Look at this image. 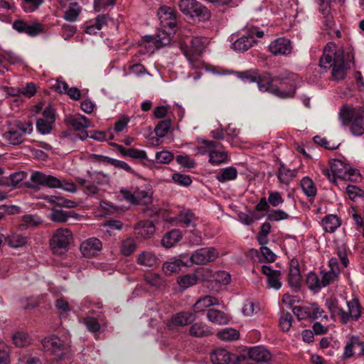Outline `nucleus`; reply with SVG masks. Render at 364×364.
I'll list each match as a JSON object with an SVG mask.
<instances>
[{
    "label": "nucleus",
    "mask_w": 364,
    "mask_h": 364,
    "mask_svg": "<svg viewBox=\"0 0 364 364\" xmlns=\"http://www.w3.org/2000/svg\"><path fill=\"white\" fill-rule=\"evenodd\" d=\"M264 32L259 30L257 27H252L247 30L246 34L240 38H235V36L232 35L229 41L232 43L231 48L237 53H244L257 43L255 38H262Z\"/></svg>",
    "instance_id": "4"
},
{
    "label": "nucleus",
    "mask_w": 364,
    "mask_h": 364,
    "mask_svg": "<svg viewBox=\"0 0 364 364\" xmlns=\"http://www.w3.org/2000/svg\"><path fill=\"white\" fill-rule=\"evenodd\" d=\"M271 231V225L269 223H264L260 226V230L257 235V240L260 245H265L269 242L268 235Z\"/></svg>",
    "instance_id": "46"
},
{
    "label": "nucleus",
    "mask_w": 364,
    "mask_h": 364,
    "mask_svg": "<svg viewBox=\"0 0 364 364\" xmlns=\"http://www.w3.org/2000/svg\"><path fill=\"white\" fill-rule=\"evenodd\" d=\"M239 336V331L232 328H225L217 333V337L224 341H235Z\"/></svg>",
    "instance_id": "39"
},
{
    "label": "nucleus",
    "mask_w": 364,
    "mask_h": 364,
    "mask_svg": "<svg viewBox=\"0 0 364 364\" xmlns=\"http://www.w3.org/2000/svg\"><path fill=\"white\" fill-rule=\"evenodd\" d=\"M134 230L136 233L143 238H149L155 232V226L150 220H142L137 223Z\"/></svg>",
    "instance_id": "21"
},
{
    "label": "nucleus",
    "mask_w": 364,
    "mask_h": 364,
    "mask_svg": "<svg viewBox=\"0 0 364 364\" xmlns=\"http://www.w3.org/2000/svg\"><path fill=\"white\" fill-rule=\"evenodd\" d=\"M262 272L267 277V286L269 288H272L276 290L281 288V271L273 269L271 267L267 265H262Z\"/></svg>",
    "instance_id": "16"
},
{
    "label": "nucleus",
    "mask_w": 364,
    "mask_h": 364,
    "mask_svg": "<svg viewBox=\"0 0 364 364\" xmlns=\"http://www.w3.org/2000/svg\"><path fill=\"white\" fill-rule=\"evenodd\" d=\"M73 211H64L63 210L53 209L50 214V220L56 223H65L69 218L73 217Z\"/></svg>",
    "instance_id": "42"
},
{
    "label": "nucleus",
    "mask_w": 364,
    "mask_h": 364,
    "mask_svg": "<svg viewBox=\"0 0 364 364\" xmlns=\"http://www.w3.org/2000/svg\"><path fill=\"white\" fill-rule=\"evenodd\" d=\"M306 283L309 289L318 291L322 287L321 282L318 275L314 272H310L306 278Z\"/></svg>",
    "instance_id": "47"
},
{
    "label": "nucleus",
    "mask_w": 364,
    "mask_h": 364,
    "mask_svg": "<svg viewBox=\"0 0 364 364\" xmlns=\"http://www.w3.org/2000/svg\"><path fill=\"white\" fill-rule=\"evenodd\" d=\"M218 304L219 300L218 298L209 295L204 296L197 300L193 306V310L195 312L204 311L205 309Z\"/></svg>",
    "instance_id": "24"
},
{
    "label": "nucleus",
    "mask_w": 364,
    "mask_h": 364,
    "mask_svg": "<svg viewBox=\"0 0 364 364\" xmlns=\"http://www.w3.org/2000/svg\"><path fill=\"white\" fill-rule=\"evenodd\" d=\"M284 199L278 191H269L268 203L273 207H277L283 203Z\"/></svg>",
    "instance_id": "61"
},
{
    "label": "nucleus",
    "mask_w": 364,
    "mask_h": 364,
    "mask_svg": "<svg viewBox=\"0 0 364 364\" xmlns=\"http://www.w3.org/2000/svg\"><path fill=\"white\" fill-rule=\"evenodd\" d=\"M25 187L35 191L40 190L41 186H46L50 188H59L70 193H75L76 186L73 182L63 183L57 177L52 175H46L40 171L33 172L30 180L24 183Z\"/></svg>",
    "instance_id": "2"
},
{
    "label": "nucleus",
    "mask_w": 364,
    "mask_h": 364,
    "mask_svg": "<svg viewBox=\"0 0 364 364\" xmlns=\"http://www.w3.org/2000/svg\"><path fill=\"white\" fill-rule=\"evenodd\" d=\"M43 3V0H22L21 7L26 13L36 11Z\"/></svg>",
    "instance_id": "50"
},
{
    "label": "nucleus",
    "mask_w": 364,
    "mask_h": 364,
    "mask_svg": "<svg viewBox=\"0 0 364 364\" xmlns=\"http://www.w3.org/2000/svg\"><path fill=\"white\" fill-rule=\"evenodd\" d=\"M9 245L13 248H19L27 243V237L19 233H13L6 238Z\"/></svg>",
    "instance_id": "41"
},
{
    "label": "nucleus",
    "mask_w": 364,
    "mask_h": 364,
    "mask_svg": "<svg viewBox=\"0 0 364 364\" xmlns=\"http://www.w3.org/2000/svg\"><path fill=\"white\" fill-rule=\"evenodd\" d=\"M182 236L180 230L173 229L165 234L161 240V244L166 248L172 247L181 240Z\"/></svg>",
    "instance_id": "25"
},
{
    "label": "nucleus",
    "mask_w": 364,
    "mask_h": 364,
    "mask_svg": "<svg viewBox=\"0 0 364 364\" xmlns=\"http://www.w3.org/2000/svg\"><path fill=\"white\" fill-rule=\"evenodd\" d=\"M102 247V243L99 239L91 237L81 243L80 251L84 257H92L97 256Z\"/></svg>",
    "instance_id": "15"
},
{
    "label": "nucleus",
    "mask_w": 364,
    "mask_h": 364,
    "mask_svg": "<svg viewBox=\"0 0 364 364\" xmlns=\"http://www.w3.org/2000/svg\"><path fill=\"white\" fill-rule=\"evenodd\" d=\"M156 162L161 164H168L173 159V154L168 151H161L156 153Z\"/></svg>",
    "instance_id": "55"
},
{
    "label": "nucleus",
    "mask_w": 364,
    "mask_h": 364,
    "mask_svg": "<svg viewBox=\"0 0 364 364\" xmlns=\"http://www.w3.org/2000/svg\"><path fill=\"white\" fill-rule=\"evenodd\" d=\"M174 33H171L169 31L166 29L159 28L156 36V47L160 48L163 46H167L170 43L171 36Z\"/></svg>",
    "instance_id": "36"
},
{
    "label": "nucleus",
    "mask_w": 364,
    "mask_h": 364,
    "mask_svg": "<svg viewBox=\"0 0 364 364\" xmlns=\"http://www.w3.org/2000/svg\"><path fill=\"white\" fill-rule=\"evenodd\" d=\"M73 240L72 232L68 228L57 229L50 240V246L56 255H62L68 250Z\"/></svg>",
    "instance_id": "5"
},
{
    "label": "nucleus",
    "mask_w": 364,
    "mask_h": 364,
    "mask_svg": "<svg viewBox=\"0 0 364 364\" xmlns=\"http://www.w3.org/2000/svg\"><path fill=\"white\" fill-rule=\"evenodd\" d=\"M137 262L141 265L153 267L158 264V258L153 252L144 251L139 255Z\"/></svg>",
    "instance_id": "34"
},
{
    "label": "nucleus",
    "mask_w": 364,
    "mask_h": 364,
    "mask_svg": "<svg viewBox=\"0 0 364 364\" xmlns=\"http://www.w3.org/2000/svg\"><path fill=\"white\" fill-rule=\"evenodd\" d=\"M0 364H10L9 347L4 342H0Z\"/></svg>",
    "instance_id": "58"
},
{
    "label": "nucleus",
    "mask_w": 364,
    "mask_h": 364,
    "mask_svg": "<svg viewBox=\"0 0 364 364\" xmlns=\"http://www.w3.org/2000/svg\"><path fill=\"white\" fill-rule=\"evenodd\" d=\"M81 12V7L77 2L70 4L68 9L65 11L63 18L70 22H75L77 20Z\"/></svg>",
    "instance_id": "37"
},
{
    "label": "nucleus",
    "mask_w": 364,
    "mask_h": 364,
    "mask_svg": "<svg viewBox=\"0 0 364 364\" xmlns=\"http://www.w3.org/2000/svg\"><path fill=\"white\" fill-rule=\"evenodd\" d=\"M237 76L245 82H253L256 80L257 70H250L242 72H237Z\"/></svg>",
    "instance_id": "53"
},
{
    "label": "nucleus",
    "mask_w": 364,
    "mask_h": 364,
    "mask_svg": "<svg viewBox=\"0 0 364 364\" xmlns=\"http://www.w3.org/2000/svg\"><path fill=\"white\" fill-rule=\"evenodd\" d=\"M33 131V124L31 122H22L18 121L15 125L10 127L4 134V138L13 145L20 144L23 142V135L31 134Z\"/></svg>",
    "instance_id": "8"
},
{
    "label": "nucleus",
    "mask_w": 364,
    "mask_h": 364,
    "mask_svg": "<svg viewBox=\"0 0 364 364\" xmlns=\"http://www.w3.org/2000/svg\"><path fill=\"white\" fill-rule=\"evenodd\" d=\"M178 7L183 14L191 18L207 20L210 16L209 10L196 0H180Z\"/></svg>",
    "instance_id": "6"
},
{
    "label": "nucleus",
    "mask_w": 364,
    "mask_h": 364,
    "mask_svg": "<svg viewBox=\"0 0 364 364\" xmlns=\"http://www.w3.org/2000/svg\"><path fill=\"white\" fill-rule=\"evenodd\" d=\"M53 124L46 119H38L36 122V128L41 134H48L52 130Z\"/></svg>",
    "instance_id": "59"
},
{
    "label": "nucleus",
    "mask_w": 364,
    "mask_h": 364,
    "mask_svg": "<svg viewBox=\"0 0 364 364\" xmlns=\"http://www.w3.org/2000/svg\"><path fill=\"white\" fill-rule=\"evenodd\" d=\"M206 43V38L196 36L191 38L190 48H188V46L185 43H181L180 48L186 58L191 63H193L196 60L197 56L203 53Z\"/></svg>",
    "instance_id": "10"
},
{
    "label": "nucleus",
    "mask_w": 364,
    "mask_h": 364,
    "mask_svg": "<svg viewBox=\"0 0 364 364\" xmlns=\"http://www.w3.org/2000/svg\"><path fill=\"white\" fill-rule=\"evenodd\" d=\"M171 125L170 119H165L159 122L154 128L156 135L160 138L164 137L169 131Z\"/></svg>",
    "instance_id": "48"
},
{
    "label": "nucleus",
    "mask_w": 364,
    "mask_h": 364,
    "mask_svg": "<svg viewBox=\"0 0 364 364\" xmlns=\"http://www.w3.org/2000/svg\"><path fill=\"white\" fill-rule=\"evenodd\" d=\"M247 355L255 363H263L271 359V353L262 346H255L248 350Z\"/></svg>",
    "instance_id": "18"
},
{
    "label": "nucleus",
    "mask_w": 364,
    "mask_h": 364,
    "mask_svg": "<svg viewBox=\"0 0 364 364\" xmlns=\"http://www.w3.org/2000/svg\"><path fill=\"white\" fill-rule=\"evenodd\" d=\"M296 176V170H291L287 168L283 164H280L277 178L279 182L288 184Z\"/></svg>",
    "instance_id": "33"
},
{
    "label": "nucleus",
    "mask_w": 364,
    "mask_h": 364,
    "mask_svg": "<svg viewBox=\"0 0 364 364\" xmlns=\"http://www.w3.org/2000/svg\"><path fill=\"white\" fill-rule=\"evenodd\" d=\"M274 80H277L274 79V77H272L270 73H264L259 75L257 71V77L255 82H257L260 91L269 92L279 98H285L293 92V88H291L290 90L287 92L280 90L275 87L277 85H274Z\"/></svg>",
    "instance_id": "7"
},
{
    "label": "nucleus",
    "mask_w": 364,
    "mask_h": 364,
    "mask_svg": "<svg viewBox=\"0 0 364 364\" xmlns=\"http://www.w3.org/2000/svg\"><path fill=\"white\" fill-rule=\"evenodd\" d=\"M232 354L225 348H217L210 354V360L213 364H229Z\"/></svg>",
    "instance_id": "22"
},
{
    "label": "nucleus",
    "mask_w": 364,
    "mask_h": 364,
    "mask_svg": "<svg viewBox=\"0 0 364 364\" xmlns=\"http://www.w3.org/2000/svg\"><path fill=\"white\" fill-rule=\"evenodd\" d=\"M321 273L322 274L321 280L322 287H326L333 283L338 277V274L331 270L326 272L322 271Z\"/></svg>",
    "instance_id": "57"
},
{
    "label": "nucleus",
    "mask_w": 364,
    "mask_h": 364,
    "mask_svg": "<svg viewBox=\"0 0 364 364\" xmlns=\"http://www.w3.org/2000/svg\"><path fill=\"white\" fill-rule=\"evenodd\" d=\"M196 218L195 214L190 210H185L182 211L178 216V220L183 224L185 228L193 227L195 228Z\"/></svg>",
    "instance_id": "38"
},
{
    "label": "nucleus",
    "mask_w": 364,
    "mask_h": 364,
    "mask_svg": "<svg viewBox=\"0 0 364 364\" xmlns=\"http://www.w3.org/2000/svg\"><path fill=\"white\" fill-rule=\"evenodd\" d=\"M136 243L133 240H127L121 246V252L124 256H129L136 250Z\"/></svg>",
    "instance_id": "62"
},
{
    "label": "nucleus",
    "mask_w": 364,
    "mask_h": 364,
    "mask_svg": "<svg viewBox=\"0 0 364 364\" xmlns=\"http://www.w3.org/2000/svg\"><path fill=\"white\" fill-rule=\"evenodd\" d=\"M341 223L340 219L336 215H328L321 220V225L325 232H334L340 227Z\"/></svg>",
    "instance_id": "29"
},
{
    "label": "nucleus",
    "mask_w": 364,
    "mask_h": 364,
    "mask_svg": "<svg viewBox=\"0 0 364 364\" xmlns=\"http://www.w3.org/2000/svg\"><path fill=\"white\" fill-rule=\"evenodd\" d=\"M289 218V215L287 213L279 209L270 210L267 214V218L270 221H280L287 220Z\"/></svg>",
    "instance_id": "49"
},
{
    "label": "nucleus",
    "mask_w": 364,
    "mask_h": 364,
    "mask_svg": "<svg viewBox=\"0 0 364 364\" xmlns=\"http://www.w3.org/2000/svg\"><path fill=\"white\" fill-rule=\"evenodd\" d=\"M300 185L304 194L309 198H314L316 195L317 189L314 181L309 177H304Z\"/></svg>",
    "instance_id": "35"
},
{
    "label": "nucleus",
    "mask_w": 364,
    "mask_h": 364,
    "mask_svg": "<svg viewBox=\"0 0 364 364\" xmlns=\"http://www.w3.org/2000/svg\"><path fill=\"white\" fill-rule=\"evenodd\" d=\"M331 171L332 172V182L336 183V178L346 179V173L348 164H345L339 159H333L330 163Z\"/></svg>",
    "instance_id": "19"
},
{
    "label": "nucleus",
    "mask_w": 364,
    "mask_h": 364,
    "mask_svg": "<svg viewBox=\"0 0 364 364\" xmlns=\"http://www.w3.org/2000/svg\"><path fill=\"white\" fill-rule=\"evenodd\" d=\"M274 85H277L275 87L279 88L282 91H289L291 88H293V92L289 94L290 95L286 97L284 99L293 97L296 93V86L292 80L287 75H280L274 76Z\"/></svg>",
    "instance_id": "20"
},
{
    "label": "nucleus",
    "mask_w": 364,
    "mask_h": 364,
    "mask_svg": "<svg viewBox=\"0 0 364 364\" xmlns=\"http://www.w3.org/2000/svg\"><path fill=\"white\" fill-rule=\"evenodd\" d=\"M344 57L343 48H337L335 43L328 42L323 48L319 65L326 70L332 68L331 77L333 80H343L350 68L349 62L346 61Z\"/></svg>",
    "instance_id": "1"
},
{
    "label": "nucleus",
    "mask_w": 364,
    "mask_h": 364,
    "mask_svg": "<svg viewBox=\"0 0 364 364\" xmlns=\"http://www.w3.org/2000/svg\"><path fill=\"white\" fill-rule=\"evenodd\" d=\"M158 16L161 28L169 31L171 33H175L177 25L173 10L171 7L161 6L158 11Z\"/></svg>",
    "instance_id": "12"
},
{
    "label": "nucleus",
    "mask_w": 364,
    "mask_h": 364,
    "mask_svg": "<svg viewBox=\"0 0 364 364\" xmlns=\"http://www.w3.org/2000/svg\"><path fill=\"white\" fill-rule=\"evenodd\" d=\"M348 311H346L347 316L346 323L349 321L350 318L354 321H358L360 317V306L358 299L354 298L350 301H347Z\"/></svg>",
    "instance_id": "26"
},
{
    "label": "nucleus",
    "mask_w": 364,
    "mask_h": 364,
    "mask_svg": "<svg viewBox=\"0 0 364 364\" xmlns=\"http://www.w3.org/2000/svg\"><path fill=\"white\" fill-rule=\"evenodd\" d=\"M68 123L75 130L77 131H81L85 128L91 127L90 120L81 114H78L70 118Z\"/></svg>",
    "instance_id": "32"
},
{
    "label": "nucleus",
    "mask_w": 364,
    "mask_h": 364,
    "mask_svg": "<svg viewBox=\"0 0 364 364\" xmlns=\"http://www.w3.org/2000/svg\"><path fill=\"white\" fill-rule=\"evenodd\" d=\"M172 179L174 182L183 186H188L192 183V180L190 176L180 173H173Z\"/></svg>",
    "instance_id": "56"
},
{
    "label": "nucleus",
    "mask_w": 364,
    "mask_h": 364,
    "mask_svg": "<svg viewBox=\"0 0 364 364\" xmlns=\"http://www.w3.org/2000/svg\"><path fill=\"white\" fill-rule=\"evenodd\" d=\"M291 314L288 311L282 312L279 318V326L281 329L284 332H287L291 326Z\"/></svg>",
    "instance_id": "52"
},
{
    "label": "nucleus",
    "mask_w": 364,
    "mask_h": 364,
    "mask_svg": "<svg viewBox=\"0 0 364 364\" xmlns=\"http://www.w3.org/2000/svg\"><path fill=\"white\" fill-rule=\"evenodd\" d=\"M268 49L274 55H288L292 52L291 42L286 38H278L269 45Z\"/></svg>",
    "instance_id": "14"
},
{
    "label": "nucleus",
    "mask_w": 364,
    "mask_h": 364,
    "mask_svg": "<svg viewBox=\"0 0 364 364\" xmlns=\"http://www.w3.org/2000/svg\"><path fill=\"white\" fill-rule=\"evenodd\" d=\"M176 161L181 166L188 169L194 168L196 166L195 160L191 159L188 155L176 156Z\"/></svg>",
    "instance_id": "54"
},
{
    "label": "nucleus",
    "mask_w": 364,
    "mask_h": 364,
    "mask_svg": "<svg viewBox=\"0 0 364 364\" xmlns=\"http://www.w3.org/2000/svg\"><path fill=\"white\" fill-rule=\"evenodd\" d=\"M206 316L209 321L218 325H225L230 321V318L228 314L223 311L214 309H208Z\"/></svg>",
    "instance_id": "23"
},
{
    "label": "nucleus",
    "mask_w": 364,
    "mask_h": 364,
    "mask_svg": "<svg viewBox=\"0 0 364 364\" xmlns=\"http://www.w3.org/2000/svg\"><path fill=\"white\" fill-rule=\"evenodd\" d=\"M14 344L18 348H25L31 344L29 336L24 332L18 331L14 334L12 337Z\"/></svg>",
    "instance_id": "43"
},
{
    "label": "nucleus",
    "mask_w": 364,
    "mask_h": 364,
    "mask_svg": "<svg viewBox=\"0 0 364 364\" xmlns=\"http://www.w3.org/2000/svg\"><path fill=\"white\" fill-rule=\"evenodd\" d=\"M218 256L219 252L215 247H201L193 252L190 257V260L193 264L205 265L214 262Z\"/></svg>",
    "instance_id": "11"
},
{
    "label": "nucleus",
    "mask_w": 364,
    "mask_h": 364,
    "mask_svg": "<svg viewBox=\"0 0 364 364\" xmlns=\"http://www.w3.org/2000/svg\"><path fill=\"white\" fill-rule=\"evenodd\" d=\"M228 158V152L216 150H209V162L213 165H218L226 162Z\"/></svg>",
    "instance_id": "44"
},
{
    "label": "nucleus",
    "mask_w": 364,
    "mask_h": 364,
    "mask_svg": "<svg viewBox=\"0 0 364 364\" xmlns=\"http://www.w3.org/2000/svg\"><path fill=\"white\" fill-rule=\"evenodd\" d=\"M198 277L195 274H187L178 278L177 282L180 287L186 289L197 284Z\"/></svg>",
    "instance_id": "45"
},
{
    "label": "nucleus",
    "mask_w": 364,
    "mask_h": 364,
    "mask_svg": "<svg viewBox=\"0 0 364 364\" xmlns=\"http://www.w3.org/2000/svg\"><path fill=\"white\" fill-rule=\"evenodd\" d=\"M339 118L343 126L350 124V131L354 136L364 134V107L344 105L340 109Z\"/></svg>",
    "instance_id": "3"
},
{
    "label": "nucleus",
    "mask_w": 364,
    "mask_h": 364,
    "mask_svg": "<svg viewBox=\"0 0 364 364\" xmlns=\"http://www.w3.org/2000/svg\"><path fill=\"white\" fill-rule=\"evenodd\" d=\"M12 26L18 33H24L31 37L37 36L44 31V26L42 23L38 22L28 23L21 19L15 20Z\"/></svg>",
    "instance_id": "13"
},
{
    "label": "nucleus",
    "mask_w": 364,
    "mask_h": 364,
    "mask_svg": "<svg viewBox=\"0 0 364 364\" xmlns=\"http://www.w3.org/2000/svg\"><path fill=\"white\" fill-rule=\"evenodd\" d=\"M189 334L196 338H202L210 336L212 332L205 323L197 322L190 327Z\"/></svg>",
    "instance_id": "30"
},
{
    "label": "nucleus",
    "mask_w": 364,
    "mask_h": 364,
    "mask_svg": "<svg viewBox=\"0 0 364 364\" xmlns=\"http://www.w3.org/2000/svg\"><path fill=\"white\" fill-rule=\"evenodd\" d=\"M41 343L44 350L50 354L57 353L61 351L63 348V341L54 335L45 338Z\"/></svg>",
    "instance_id": "17"
},
{
    "label": "nucleus",
    "mask_w": 364,
    "mask_h": 364,
    "mask_svg": "<svg viewBox=\"0 0 364 364\" xmlns=\"http://www.w3.org/2000/svg\"><path fill=\"white\" fill-rule=\"evenodd\" d=\"M360 345V341L359 339L357 338V337H352L350 338L345 348H344V352H343V358H345V359H347V358H351L353 355V348L355 346H359Z\"/></svg>",
    "instance_id": "51"
},
{
    "label": "nucleus",
    "mask_w": 364,
    "mask_h": 364,
    "mask_svg": "<svg viewBox=\"0 0 364 364\" xmlns=\"http://www.w3.org/2000/svg\"><path fill=\"white\" fill-rule=\"evenodd\" d=\"M292 311L299 320L307 318L310 316V310L308 306H296L292 308Z\"/></svg>",
    "instance_id": "60"
},
{
    "label": "nucleus",
    "mask_w": 364,
    "mask_h": 364,
    "mask_svg": "<svg viewBox=\"0 0 364 364\" xmlns=\"http://www.w3.org/2000/svg\"><path fill=\"white\" fill-rule=\"evenodd\" d=\"M187 264L181 259L173 258L163 264V271L167 275L179 272L182 267H187Z\"/></svg>",
    "instance_id": "27"
},
{
    "label": "nucleus",
    "mask_w": 364,
    "mask_h": 364,
    "mask_svg": "<svg viewBox=\"0 0 364 364\" xmlns=\"http://www.w3.org/2000/svg\"><path fill=\"white\" fill-rule=\"evenodd\" d=\"M84 323L90 332L97 333L100 330V324L94 317H87L84 319Z\"/></svg>",
    "instance_id": "63"
},
{
    "label": "nucleus",
    "mask_w": 364,
    "mask_h": 364,
    "mask_svg": "<svg viewBox=\"0 0 364 364\" xmlns=\"http://www.w3.org/2000/svg\"><path fill=\"white\" fill-rule=\"evenodd\" d=\"M120 192L126 200L134 205H147L153 200L150 186L145 188H137L133 193L127 190H122Z\"/></svg>",
    "instance_id": "9"
},
{
    "label": "nucleus",
    "mask_w": 364,
    "mask_h": 364,
    "mask_svg": "<svg viewBox=\"0 0 364 364\" xmlns=\"http://www.w3.org/2000/svg\"><path fill=\"white\" fill-rule=\"evenodd\" d=\"M237 170L235 167L228 166L220 169L215 178L220 183L235 180L237 176Z\"/></svg>",
    "instance_id": "31"
},
{
    "label": "nucleus",
    "mask_w": 364,
    "mask_h": 364,
    "mask_svg": "<svg viewBox=\"0 0 364 364\" xmlns=\"http://www.w3.org/2000/svg\"><path fill=\"white\" fill-rule=\"evenodd\" d=\"M326 304L333 315L339 316L341 321L343 323H346L347 316L346 311L339 305L338 301L336 299H326Z\"/></svg>",
    "instance_id": "28"
},
{
    "label": "nucleus",
    "mask_w": 364,
    "mask_h": 364,
    "mask_svg": "<svg viewBox=\"0 0 364 364\" xmlns=\"http://www.w3.org/2000/svg\"><path fill=\"white\" fill-rule=\"evenodd\" d=\"M193 319L191 314L181 312L172 316L171 323L175 326H183L191 323Z\"/></svg>",
    "instance_id": "40"
},
{
    "label": "nucleus",
    "mask_w": 364,
    "mask_h": 364,
    "mask_svg": "<svg viewBox=\"0 0 364 364\" xmlns=\"http://www.w3.org/2000/svg\"><path fill=\"white\" fill-rule=\"evenodd\" d=\"M346 192L351 200H355L356 197H364V191L354 185L347 186Z\"/></svg>",
    "instance_id": "64"
}]
</instances>
